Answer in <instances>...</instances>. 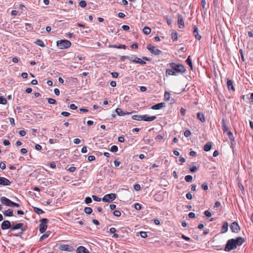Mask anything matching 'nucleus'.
I'll return each instance as SVG.
<instances>
[{
	"mask_svg": "<svg viewBox=\"0 0 253 253\" xmlns=\"http://www.w3.org/2000/svg\"><path fill=\"white\" fill-rule=\"evenodd\" d=\"M169 67L173 70L175 72L183 73L186 71L185 67L181 64H176L175 63H170L169 64Z\"/></svg>",
	"mask_w": 253,
	"mask_h": 253,
	"instance_id": "obj_1",
	"label": "nucleus"
},
{
	"mask_svg": "<svg viewBox=\"0 0 253 253\" xmlns=\"http://www.w3.org/2000/svg\"><path fill=\"white\" fill-rule=\"evenodd\" d=\"M57 46L60 49L67 48L71 45V42L67 40H62L57 41Z\"/></svg>",
	"mask_w": 253,
	"mask_h": 253,
	"instance_id": "obj_2",
	"label": "nucleus"
},
{
	"mask_svg": "<svg viewBox=\"0 0 253 253\" xmlns=\"http://www.w3.org/2000/svg\"><path fill=\"white\" fill-rule=\"evenodd\" d=\"M236 248L237 246L235 243L234 239H232L227 241L224 250L226 252H228L231 250H234Z\"/></svg>",
	"mask_w": 253,
	"mask_h": 253,
	"instance_id": "obj_3",
	"label": "nucleus"
},
{
	"mask_svg": "<svg viewBox=\"0 0 253 253\" xmlns=\"http://www.w3.org/2000/svg\"><path fill=\"white\" fill-rule=\"evenodd\" d=\"M48 220L47 218H42L40 220V224L39 225V231L41 233H43L46 230L47 226V223Z\"/></svg>",
	"mask_w": 253,
	"mask_h": 253,
	"instance_id": "obj_4",
	"label": "nucleus"
},
{
	"mask_svg": "<svg viewBox=\"0 0 253 253\" xmlns=\"http://www.w3.org/2000/svg\"><path fill=\"white\" fill-rule=\"evenodd\" d=\"M116 198V195L114 193H111L105 195L102 198L104 202L110 203Z\"/></svg>",
	"mask_w": 253,
	"mask_h": 253,
	"instance_id": "obj_5",
	"label": "nucleus"
},
{
	"mask_svg": "<svg viewBox=\"0 0 253 253\" xmlns=\"http://www.w3.org/2000/svg\"><path fill=\"white\" fill-rule=\"evenodd\" d=\"M147 48L151 53L155 55H159L162 53L161 50L157 49L155 46H152L151 44L147 45Z\"/></svg>",
	"mask_w": 253,
	"mask_h": 253,
	"instance_id": "obj_6",
	"label": "nucleus"
},
{
	"mask_svg": "<svg viewBox=\"0 0 253 253\" xmlns=\"http://www.w3.org/2000/svg\"><path fill=\"white\" fill-rule=\"evenodd\" d=\"M129 60L135 63H138L141 65H145L146 64L145 61L142 60L140 58L137 57L134 55L129 56Z\"/></svg>",
	"mask_w": 253,
	"mask_h": 253,
	"instance_id": "obj_7",
	"label": "nucleus"
},
{
	"mask_svg": "<svg viewBox=\"0 0 253 253\" xmlns=\"http://www.w3.org/2000/svg\"><path fill=\"white\" fill-rule=\"evenodd\" d=\"M230 228L233 232L238 233L240 230V228L238 223L236 221L233 222L230 225Z\"/></svg>",
	"mask_w": 253,
	"mask_h": 253,
	"instance_id": "obj_8",
	"label": "nucleus"
},
{
	"mask_svg": "<svg viewBox=\"0 0 253 253\" xmlns=\"http://www.w3.org/2000/svg\"><path fill=\"white\" fill-rule=\"evenodd\" d=\"M177 23L178 27L180 29L184 27V22L183 19V17L181 14H178L177 15Z\"/></svg>",
	"mask_w": 253,
	"mask_h": 253,
	"instance_id": "obj_9",
	"label": "nucleus"
},
{
	"mask_svg": "<svg viewBox=\"0 0 253 253\" xmlns=\"http://www.w3.org/2000/svg\"><path fill=\"white\" fill-rule=\"evenodd\" d=\"M11 227V223L8 220H4L1 224V228L2 230H6Z\"/></svg>",
	"mask_w": 253,
	"mask_h": 253,
	"instance_id": "obj_10",
	"label": "nucleus"
},
{
	"mask_svg": "<svg viewBox=\"0 0 253 253\" xmlns=\"http://www.w3.org/2000/svg\"><path fill=\"white\" fill-rule=\"evenodd\" d=\"M11 182L7 178L0 177V185L3 186H9Z\"/></svg>",
	"mask_w": 253,
	"mask_h": 253,
	"instance_id": "obj_11",
	"label": "nucleus"
},
{
	"mask_svg": "<svg viewBox=\"0 0 253 253\" xmlns=\"http://www.w3.org/2000/svg\"><path fill=\"white\" fill-rule=\"evenodd\" d=\"M0 201L2 204L5 205L8 207L10 206V205L11 203V200H10L9 199L7 198L6 197H4V196L1 197L0 199Z\"/></svg>",
	"mask_w": 253,
	"mask_h": 253,
	"instance_id": "obj_12",
	"label": "nucleus"
},
{
	"mask_svg": "<svg viewBox=\"0 0 253 253\" xmlns=\"http://www.w3.org/2000/svg\"><path fill=\"white\" fill-rule=\"evenodd\" d=\"M156 116H149L147 115H142V120L147 121V122H151L156 119Z\"/></svg>",
	"mask_w": 253,
	"mask_h": 253,
	"instance_id": "obj_13",
	"label": "nucleus"
},
{
	"mask_svg": "<svg viewBox=\"0 0 253 253\" xmlns=\"http://www.w3.org/2000/svg\"><path fill=\"white\" fill-rule=\"evenodd\" d=\"M193 34L194 36L195 37V38H196V39L198 40H200L201 39L202 37L198 33V29L195 26H194V30L193 32Z\"/></svg>",
	"mask_w": 253,
	"mask_h": 253,
	"instance_id": "obj_14",
	"label": "nucleus"
},
{
	"mask_svg": "<svg viewBox=\"0 0 253 253\" xmlns=\"http://www.w3.org/2000/svg\"><path fill=\"white\" fill-rule=\"evenodd\" d=\"M165 103L164 102L158 103L156 105H153L151 106V109L153 110H159L162 108L165 107Z\"/></svg>",
	"mask_w": 253,
	"mask_h": 253,
	"instance_id": "obj_15",
	"label": "nucleus"
},
{
	"mask_svg": "<svg viewBox=\"0 0 253 253\" xmlns=\"http://www.w3.org/2000/svg\"><path fill=\"white\" fill-rule=\"evenodd\" d=\"M24 224L23 223H17L15 225H14L11 227V230H15L17 229H21L22 231H24L25 230V229L23 228Z\"/></svg>",
	"mask_w": 253,
	"mask_h": 253,
	"instance_id": "obj_16",
	"label": "nucleus"
},
{
	"mask_svg": "<svg viewBox=\"0 0 253 253\" xmlns=\"http://www.w3.org/2000/svg\"><path fill=\"white\" fill-rule=\"evenodd\" d=\"M234 241L236 245L237 246L242 245L245 242V240L243 238L239 237L235 239H234Z\"/></svg>",
	"mask_w": 253,
	"mask_h": 253,
	"instance_id": "obj_17",
	"label": "nucleus"
},
{
	"mask_svg": "<svg viewBox=\"0 0 253 253\" xmlns=\"http://www.w3.org/2000/svg\"><path fill=\"white\" fill-rule=\"evenodd\" d=\"M226 134L228 135L229 139L231 141V145L233 146V145H235V139L233 136V133L231 132V131H228V132H227Z\"/></svg>",
	"mask_w": 253,
	"mask_h": 253,
	"instance_id": "obj_18",
	"label": "nucleus"
},
{
	"mask_svg": "<svg viewBox=\"0 0 253 253\" xmlns=\"http://www.w3.org/2000/svg\"><path fill=\"white\" fill-rule=\"evenodd\" d=\"M115 112L118 114V115H119V116H124V115H128V114H131V112H130V113L127 112H125L123 111L120 108H117L115 110Z\"/></svg>",
	"mask_w": 253,
	"mask_h": 253,
	"instance_id": "obj_19",
	"label": "nucleus"
},
{
	"mask_svg": "<svg viewBox=\"0 0 253 253\" xmlns=\"http://www.w3.org/2000/svg\"><path fill=\"white\" fill-rule=\"evenodd\" d=\"M77 253H89V252L85 247L80 246L77 250Z\"/></svg>",
	"mask_w": 253,
	"mask_h": 253,
	"instance_id": "obj_20",
	"label": "nucleus"
},
{
	"mask_svg": "<svg viewBox=\"0 0 253 253\" xmlns=\"http://www.w3.org/2000/svg\"><path fill=\"white\" fill-rule=\"evenodd\" d=\"M222 129L223 130L224 133H226L228 132V131H229L228 129V127L227 126L225 119L223 118L222 120Z\"/></svg>",
	"mask_w": 253,
	"mask_h": 253,
	"instance_id": "obj_21",
	"label": "nucleus"
},
{
	"mask_svg": "<svg viewBox=\"0 0 253 253\" xmlns=\"http://www.w3.org/2000/svg\"><path fill=\"white\" fill-rule=\"evenodd\" d=\"M227 85L228 89H229V90L231 89L233 91L235 90V88L233 86V82L231 80L227 79Z\"/></svg>",
	"mask_w": 253,
	"mask_h": 253,
	"instance_id": "obj_22",
	"label": "nucleus"
},
{
	"mask_svg": "<svg viewBox=\"0 0 253 253\" xmlns=\"http://www.w3.org/2000/svg\"><path fill=\"white\" fill-rule=\"evenodd\" d=\"M212 143L211 142H207L204 146V151L208 152L209 151L212 147Z\"/></svg>",
	"mask_w": 253,
	"mask_h": 253,
	"instance_id": "obj_23",
	"label": "nucleus"
},
{
	"mask_svg": "<svg viewBox=\"0 0 253 253\" xmlns=\"http://www.w3.org/2000/svg\"><path fill=\"white\" fill-rule=\"evenodd\" d=\"M228 229V224L227 222H224L221 230L222 233H225L227 232Z\"/></svg>",
	"mask_w": 253,
	"mask_h": 253,
	"instance_id": "obj_24",
	"label": "nucleus"
},
{
	"mask_svg": "<svg viewBox=\"0 0 253 253\" xmlns=\"http://www.w3.org/2000/svg\"><path fill=\"white\" fill-rule=\"evenodd\" d=\"M3 213L5 216H12L13 215V211L10 209H8L3 212Z\"/></svg>",
	"mask_w": 253,
	"mask_h": 253,
	"instance_id": "obj_25",
	"label": "nucleus"
},
{
	"mask_svg": "<svg viewBox=\"0 0 253 253\" xmlns=\"http://www.w3.org/2000/svg\"><path fill=\"white\" fill-rule=\"evenodd\" d=\"M197 118L203 123L206 121L204 115L202 113L199 112L197 113Z\"/></svg>",
	"mask_w": 253,
	"mask_h": 253,
	"instance_id": "obj_26",
	"label": "nucleus"
},
{
	"mask_svg": "<svg viewBox=\"0 0 253 253\" xmlns=\"http://www.w3.org/2000/svg\"><path fill=\"white\" fill-rule=\"evenodd\" d=\"M166 74L167 75H172V76L176 75L175 72L174 71H173V70L169 69H168L166 70Z\"/></svg>",
	"mask_w": 253,
	"mask_h": 253,
	"instance_id": "obj_27",
	"label": "nucleus"
},
{
	"mask_svg": "<svg viewBox=\"0 0 253 253\" xmlns=\"http://www.w3.org/2000/svg\"><path fill=\"white\" fill-rule=\"evenodd\" d=\"M34 211L38 214H41L44 213V211L41 209L37 207H33Z\"/></svg>",
	"mask_w": 253,
	"mask_h": 253,
	"instance_id": "obj_28",
	"label": "nucleus"
},
{
	"mask_svg": "<svg viewBox=\"0 0 253 253\" xmlns=\"http://www.w3.org/2000/svg\"><path fill=\"white\" fill-rule=\"evenodd\" d=\"M35 43L37 45H39V46H41V47H44V46H45V45H44V43H43V42H42V40H39V39L37 40L35 42Z\"/></svg>",
	"mask_w": 253,
	"mask_h": 253,
	"instance_id": "obj_29",
	"label": "nucleus"
},
{
	"mask_svg": "<svg viewBox=\"0 0 253 253\" xmlns=\"http://www.w3.org/2000/svg\"><path fill=\"white\" fill-rule=\"evenodd\" d=\"M186 62L187 64L190 66L191 69H193V65L192 63V60L190 58V56H189L187 58V59L186 60Z\"/></svg>",
	"mask_w": 253,
	"mask_h": 253,
	"instance_id": "obj_30",
	"label": "nucleus"
},
{
	"mask_svg": "<svg viewBox=\"0 0 253 253\" xmlns=\"http://www.w3.org/2000/svg\"><path fill=\"white\" fill-rule=\"evenodd\" d=\"M132 119L134 120L140 121L142 120V115H135L132 116Z\"/></svg>",
	"mask_w": 253,
	"mask_h": 253,
	"instance_id": "obj_31",
	"label": "nucleus"
},
{
	"mask_svg": "<svg viewBox=\"0 0 253 253\" xmlns=\"http://www.w3.org/2000/svg\"><path fill=\"white\" fill-rule=\"evenodd\" d=\"M143 31L145 35H148L151 32V29L148 27H145L143 29Z\"/></svg>",
	"mask_w": 253,
	"mask_h": 253,
	"instance_id": "obj_32",
	"label": "nucleus"
},
{
	"mask_svg": "<svg viewBox=\"0 0 253 253\" xmlns=\"http://www.w3.org/2000/svg\"><path fill=\"white\" fill-rule=\"evenodd\" d=\"M84 211L87 214H90L92 212V210L91 208L85 207L84 209Z\"/></svg>",
	"mask_w": 253,
	"mask_h": 253,
	"instance_id": "obj_33",
	"label": "nucleus"
},
{
	"mask_svg": "<svg viewBox=\"0 0 253 253\" xmlns=\"http://www.w3.org/2000/svg\"><path fill=\"white\" fill-rule=\"evenodd\" d=\"M185 180L187 182H191L193 180V177L190 175H186L185 177Z\"/></svg>",
	"mask_w": 253,
	"mask_h": 253,
	"instance_id": "obj_34",
	"label": "nucleus"
},
{
	"mask_svg": "<svg viewBox=\"0 0 253 253\" xmlns=\"http://www.w3.org/2000/svg\"><path fill=\"white\" fill-rule=\"evenodd\" d=\"M171 39L173 41L177 40V34L176 32H172L171 33Z\"/></svg>",
	"mask_w": 253,
	"mask_h": 253,
	"instance_id": "obj_35",
	"label": "nucleus"
},
{
	"mask_svg": "<svg viewBox=\"0 0 253 253\" xmlns=\"http://www.w3.org/2000/svg\"><path fill=\"white\" fill-rule=\"evenodd\" d=\"M170 98V93L168 92H165L164 95V99L166 101H169Z\"/></svg>",
	"mask_w": 253,
	"mask_h": 253,
	"instance_id": "obj_36",
	"label": "nucleus"
},
{
	"mask_svg": "<svg viewBox=\"0 0 253 253\" xmlns=\"http://www.w3.org/2000/svg\"><path fill=\"white\" fill-rule=\"evenodd\" d=\"M201 186L202 189L205 191L208 190L209 189L208 184L207 182H204Z\"/></svg>",
	"mask_w": 253,
	"mask_h": 253,
	"instance_id": "obj_37",
	"label": "nucleus"
},
{
	"mask_svg": "<svg viewBox=\"0 0 253 253\" xmlns=\"http://www.w3.org/2000/svg\"><path fill=\"white\" fill-rule=\"evenodd\" d=\"M48 102V103L50 104H56V101L54 99L48 98H47Z\"/></svg>",
	"mask_w": 253,
	"mask_h": 253,
	"instance_id": "obj_38",
	"label": "nucleus"
},
{
	"mask_svg": "<svg viewBox=\"0 0 253 253\" xmlns=\"http://www.w3.org/2000/svg\"><path fill=\"white\" fill-rule=\"evenodd\" d=\"M118 150V148L117 146L116 145H113L112 146L111 148H110V151L112 152H117Z\"/></svg>",
	"mask_w": 253,
	"mask_h": 253,
	"instance_id": "obj_39",
	"label": "nucleus"
},
{
	"mask_svg": "<svg viewBox=\"0 0 253 253\" xmlns=\"http://www.w3.org/2000/svg\"><path fill=\"white\" fill-rule=\"evenodd\" d=\"M0 103L5 105L7 103V101L3 97L0 96Z\"/></svg>",
	"mask_w": 253,
	"mask_h": 253,
	"instance_id": "obj_40",
	"label": "nucleus"
},
{
	"mask_svg": "<svg viewBox=\"0 0 253 253\" xmlns=\"http://www.w3.org/2000/svg\"><path fill=\"white\" fill-rule=\"evenodd\" d=\"M84 202L86 204H90L92 202V199L89 197H87L85 198Z\"/></svg>",
	"mask_w": 253,
	"mask_h": 253,
	"instance_id": "obj_41",
	"label": "nucleus"
},
{
	"mask_svg": "<svg viewBox=\"0 0 253 253\" xmlns=\"http://www.w3.org/2000/svg\"><path fill=\"white\" fill-rule=\"evenodd\" d=\"M79 5L82 7H85L86 6V3L84 0H81L79 2Z\"/></svg>",
	"mask_w": 253,
	"mask_h": 253,
	"instance_id": "obj_42",
	"label": "nucleus"
},
{
	"mask_svg": "<svg viewBox=\"0 0 253 253\" xmlns=\"http://www.w3.org/2000/svg\"><path fill=\"white\" fill-rule=\"evenodd\" d=\"M134 208L137 210H140L141 209V206L140 204L136 203L134 205Z\"/></svg>",
	"mask_w": 253,
	"mask_h": 253,
	"instance_id": "obj_43",
	"label": "nucleus"
},
{
	"mask_svg": "<svg viewBox=\"0 0 253 253\" xmlns=\"http://www.w3.org/2000/svg\"><path fill=\"white\" fill-rule=\"evenodd\" d=\"M49 236V234H47V233L44 234L42 235L41 236V237L40 238V241H42L44 239L47 238Z\"/></svg>",
	"mask_w": 253,
	"mask_h": 253,
	"instance_id": "obj_44",
	"label": "nucleus"
},
{
	"mask_svg": "<svg viewBox=\"0 0 253 253\" xmlns=\"http://www.w3.org/2000/svg\"><path fill=\"white\" fill-rule=\"evenodd\" d=\"M140 236L143 238H145L147 237V234L146 232L141 231L139 233Z\"/></svg>",
	"mask_w": 253,
	"mask_h": 253,
	"instance_id": "obj_45",
	"label": "nucleus"
},
{
	"mask_svg": "<svg viewBox=\"0 0 253 253\" xmlns=\"http://www.w3.org/2000/svg\"><path fill=\"white\" fill-rule=\"evenodd\" d=\"M92 197L94 201H96V202H100L101 201V198L97 197V196H95V195H92Z\"/></svg>",
	"mask_w": 253,
	"mask_h": 253,
	"instance_id": "obj_46",
	"label": "nucleus"
},
{
	"mask_svg": "<svg viewBox=\"0 0 253 253\" xmlns=\"http://www.w3.org/2000/svg\"><path fill=\"white\" fill-rule=\"evenodd\" d=\"M113 214L117 217H120L121 215V212L119 211H114Z\"/></svg>",
	"mask_w": 253,
	"mask_h": 253,
	"instance_id": "obj_47",
	"label": "nucleus"
},
{
	"mask_svg": "<svg viewBox=\"0 0 253 253\" xmlns=\"http://www.w3.org/2000/svg\"><path fill=\"white\" fill-rule=\"evenodd\" d=\"M191 132L189 130H186L185 131L184 135L186 137H188L190 136L191 135Z\"/></svg>",
	"mask_w": 253,
	"mask_h": 253,
	"instance_id": "obj_48",
	"label": "nucleus"
},
{
	"mask_svg": "<svg viewBox=\"0 0 253 253\" xmlns=\"http://www.w3.org/2000/svg\"><path fill=\"white\" fill-rule=\"evenodd\" d=\"M204 214L205 216H207V217H210L211 216V212L209 211H206L205 212H204Z\"/></svg>",
	"mask_w": 253,
	"mask_h": 253,
	"instance_id": "obj_49",
	"label": "nucleus"
},
{
	"mask_svg": "<svg viewBox=\"0 0 253 253\" xmlns=\"http://www.w3.org/2000/svg\"><path fill=\"white\" fill-rule=\"evenodd\" d=\"M0 168L2 169H4L6 168L5 164L4 162H1L0 163Z\"/></svg>",
	"mask_w": 253,
	"mask_h": 253,
	"instance_id": "obj_50",
	"label": "nucleus"
},
{
	"mask_svg": "<svg viewBox=\"0 0 253 253\" xmlns=\"http://www.w3.org/2000/svg\"><path fill=\"white\" fill-rule=\"evenodd\" d=\"M125 59L129 60V56H121V60L122 61H124Z\"/></svg>",
	"mask_w": 253,
	"mask_h": 253,
	"instance_id": "obj_51",
	"label": "nucleus"
},
{
	"mask_svg": "<svg viewBox=\"0 0 253 253\" xmlns=\"http://www.w3.org/2000/svg\"><path fill=\"white\" fill-rule=\"evenodd\" d=\"M186 197L188 200H191L192 199V195L190 192L186 194Z\"/></svg>",
	"mask_w": 253,
	"mask_h": 253,
	"instance_id": "obj_52",
	"label": "nucleus"
},
{
	"mask_svg": "<svg viewBox=\"0 0 253 253\" xmlns=\"http://www.w3.org/2000/svg\"><path fill=\"white\" fill-rule=\"evenodd\" d=\"M19 133L20 136H24L26 135V131L24 130H21L19 131Z\"/></svg>",
	"mask_w": 253,
	"mask_h": 253,
	"instance_id": "obj_53",
	"label": "nucleus"
},
{
	"mask_svg": "<svg viewBox=\"0 0 253 253\" xmlns=\"http://www.w3.org/2000/svg\"><path fill=\"white\" fill-rule=\"evenodd\" d=\"M95 159V156H93V155H91V156H89L88 157V160L89 161H94V160Z\"/></svg>",
	"mask_w": 253,
	"mask_h": 253,
	"instance_id": "obj_54",
	"label": "nucleus"
},
{
	"mask_svg": "<svg viewBox=\"0 0 253 253\" xmlns=\"http://www.w3.org/2000/svg\"><path fill=\"white\" fill-rule=\"evenodd\" d=\"M122 28L124 31H126L129 29V27L127 25H123Z\"/></svg>",
	"mask_w": 253,
	"mask_h": 253,
	"instance_id": "obj_55",
	"label": "nucleus"
},
{
	"mask_svg": "<svg viewBox=\"0 0 253 253\" xmlns=\"http://www.w3.org/2000/svg\"><path fill=\"white\" fill-rule=\"evenodd\" d=\"M118 141L120 142H124L125 141V138L124 136H121L118 137Z\"/></svg>",
	"mask_w": 253,
	"mask_h": 253,
	"instance_id": "obj_56",
	"label": "nucleus"
},
{
	"mask_svg": "<svg viewBox=\"0 0 253 253\" xmlns=\"http://www.w3.org/2000/svg\"><path fill=\"white\" fill-rule=\"evenodd\" d=\"M61 115L64 117H68L70 114L67 112H61Z\"/></svg>",
	"mask_w": 253,
	"mask_h": 253,
	"instance_id": "obj_57",
	"label": "nucleus"
},
{
	"mask_svg": "<svg viewBox=\"0 0 253 253\" xmlns=\"http://www.w3.org/2000/svg\"><path fill=\"white\" fill-rule=\"evenodd\" d=\"M70 108L73 110H76L77 109V106L74 104H71L70 105Z\"/></svg>",
	"mask_w": 253,
	"mask_h": 253,
	"instance_id": "obj_58",
	"label": "nucleus"
},
{
	"mask_svg": "<svg viewBox=\"0 0 253 253\" xmlns=\"http://www.w3.org/2000/svg\"><path fill=\"white\" fill-rule=\"evenodd\" d=\"M197 167L195 166H193L192 168L190 169V170L192 172H195L197 170Z\"/></svg>",
	"mask_w": 253,
	"mask_h": 253,
	"instance_id": "obj_59",
	"label": "nucleus"
},
{
	"mask_svg": "<svg viewBox=\"0 0 253 253\" xmlns=\"http://www.w3.org/2000/svg\"><path fill=\"white\" fill-rule=\"evenodd\" d=\"M134 188L136 191H138L140 189V186L139 184H136L134 185Z\"/></svg>",
	"mask_w": 253,
	"mask_h": 253,
	"instance_id": "obj_60",
	"label": "nucleus"
},
{
	"mask_svg": "<svg viewBox=\"0 0 253 253\" xmlns=\"http://www.w3.org/2000/svg\"><path fill=\"white\" fill-rule=\"evenodd\" d=\"M111 75H112V76L114 78H117L119 76V74L117 72H112L111 73Z\"/></svg>",
	"mask_w": 253,
	"mask_h": 253,
	"instance_id": "obj_61",
	"label": "nucleus"
},
{
	"mask_svg": "<svg viewBox=\"0 0 253 253\" xmlns=\"http://www.w3.org/2000/svg\"><path fill=\"white\" fill-rule=\"evenodd\" d=\"M81 142V140L79 138H75L74 140V143L76 144H79Z\"/></svg>",
	"mask_w": 253,
	"mask_h": 253,
	"instance_id": "obj_62",
	"label": "nucleus"
},
{
	"mask_svg": "<svg viewBox=\"0 0 253 253\" xmlns=\"http://www.w3.org/2000/svg\"><path fill=\"white\" fill-rule=\"evenodd\" d=\"M3 144L5 145V146H8L10 144V142L9 140H3Z\"/></svg>",
	"mask_w": 253,
	"mask_h": 253,
	"instance_id": "obj_63",
	"label": "nucleus"
},
{
	"mask_svg": "<svg viewBox=\"0 0 253 253\" xmlns=\"http://www.w3.org/2000/svg\"><path fill=\"white\" fill-rule=\"evenodd\" d=\"M35 149L38 150H41L42 148V147L40 144H36L35 145Z\"/></svg>",
	"mask_w": 253,
	"mask_h": 253,
	"instance_id": "obj_64",
	"label": "nucleus"
}]
</instances>
